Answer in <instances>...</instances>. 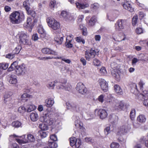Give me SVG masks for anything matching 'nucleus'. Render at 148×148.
<instances>
[{
    "instance_id": "a211bd4d",
    "label": "nucleus",
    "mask_w": 148,
    "mask_h": 148,
    "mask_svg": "<svg viewBox=\"0 0 148 148\" xmlns=\"http://www.w3.org/2000/svg\"><path fill=\"white\" fill-rule=\"evenodd\" d=\"M123 6L125 9L131 12H132L134 10L133 8L132 7L129 2H124V3L123 4Z\"/></svg>"
},
{
    "instance_id": "5fc2aeb1",
    "label": "nucleus",
    "mask_w": 148,
    "mask_h": 148,
    "mask_svg": "<svg viewBox=\"0 0 148 148\" xmlns=\"http://www.w3.org/2000/svg\"><path fill=\"white\" fill-rule=\"evenodd\" d=\"M15 57V55H14V54L12 53H9L8 54H7L6 55V58H9L10 59H12L14 58Z\"/></svg>"
},
{
    "instance_id": "393cba45",
    "label": "nucleus",
    "mask_w": 148,
    "mask_h": 148,
    "mask_svg": "<svg viewBox=\"0 0 148 148\" xmlns=\"http://www.w3.org/2000/svg\"><path fill=\"white\" fill-rule=\"evenodd\" d=\"M137 120L139 122L143 123L145 121L146 119L144 115L140 114L137 117Z\"/></svg>"
},
{
    "instance_id": "7ed1b4c3",
    "label": "nucleus",
    "mask_w": 148,
    "mask_h": 148,
    "mask_svg": "<svg viewBox=\"0 0 148 148\" xmlns=\"http://www.w3.org/2000/svg\"><path fill=\"white\" fill-rule=\"evenodd\" d=\"M10 21L13 24L19 23L22 19L20 13L17 11L12 13L10 15Z\"/></svg>"
},
{
    "instance_id": "aec40b11",
    "label": "nucleus",
    "mask_w": 148,
    "mask_h": 148,
    "mask_svg": "<svg viewBox=\"0 0 148 148\" xmlns=\"http://www.w3.org/2000/svg\"><path fill=\"white\" fill-rule=\"evenodd\" d=\"M54 101L53 99L49 98L45 101V105L48 107H51L54 103Z\"/></svg>"
},
{
    "instance_id": "1a4fd4ad",
    "label": "nucleus",
    "mask_w": 148,
    "mask_h": 148,
    "mask_svg": "<svg viewBox=\"0 0 148 148\" xmlns=\"http://www.w3.org/2000/svg\"><path fill=\"white\" fill-rule=\"evenodd\" d=\"M130 128V126L128 125L122 126L119 130L117 132V134L119 135L124 134L127 133Z\"/></svg>"
},
{
    "instance_id": "37998d69",
    "label": "nucleus",
    "mask_w": 148,
    "mask_h": 148,
    "mask_svg": "<svg viewBox=\"0 0 148 148\" xmlns=\"http://www.w3.org/2000/svg\"><path fill=\"white\" fill-rule=\"evenodd\" d=\"M119 145L118 143L115 142H112L111 144L110 147L111 148H119Z\"/></svg>"
},
{
    "instance_id": "9d476101",
    "label": "nucleus",
    "mask_w": 148,
    "mask_h": 148,
    "mask_svg": "<svg viewBox=\"0 0 148 148\" xmlns=\"http://www.w3.org/2000/svg\"><path fill=\"white\" fill-rule=\"evenodd\" d=\"M99 84L101 90L104 92L108 90V84L104 79H101L99 80Z\"/></svg>"
},
{
    "instance_id": "2eb2a0df",
    "label": "nucleus",
    "mask_w": 148,
    "mask_h": 148,
    "mask_svg": "<svg viewBox=\"0 0 148 148\" xmlns=\"http://www.w3.org/2000/svg\"><path fill=\"white\" fill-rule=\"evenodd\" d=\"M42 51L43 53L47 54H52L57 55L58 53L48 48H44L42 49Z\"/></svg>"
},
{
    "instance_id": "e2e57ef3",
    "label": "nucleus",
    "mask_w": 148,
    "mask_h": 148,
    "mask_svg": "<svg viewBox=\"0 0 148 148\" xmlns=\"http://www.w3.org/2000/svg\"><path fill=\"white\" fill-rule=\"evenodd\" d=\"M74 103H66V104L68 108L71 109V110L72 109V106H73L72 105H74Z\"/></svg>"
},
{
    "instance_id": "0eeeda50",
    "label": "nucleus",
    "mask_w": 148,
    "mask_h": 148,
    "mask_svg": "<svg viewBox=\"0 0 148 148\" xmlns=\"http://www.w3.org/2000/svg\"><path fill=\"white\" fill-rule=\"evenodd\" d=\"M27 72V68L24 64L19 65L15 70V74L17 75H23Z\"/></svg>"
},
{
    "instance_id": "6e6552de",
    "label": "nucleus",
    "mask_w": 148,
    "mask_h": 148,
    "mask_svg": "<svg viewBox=\"0 0 148 148\" xmlns=\"http://www.w3.org/2000/svg\"><path fill=\"white\" fill-rule=\"evenodd\" d=\"M145 84V83L141 80H140L139 83V85L140 88V89L142 90V93L138 95L139 98H142L143 99H145L146 97H148V91L146 90H143V86Z\"/></svg>"
},
{
    "instance_id": "49530a36",
    "label": "nucleus",
    "mask_w": 148,
    "mask_h": 148,
    "mask_svg": "<svg viewBox=\"0 0 148 148\" xmlns=\"http://www.w3.org/2000/svg\"><path fill=\"white\" fill-rule=\"evenodd\" d=\"M140 60L142 61L141 59ZM139 60L138 59L136 58H134L132 60V65L133 66H135L136 65V63Z\"/></svg>"
},
{
    "instance_id": "5701e85b",
    "label": "nucleus",
    "mask_w": 148,
    "mask_h": 148,
    "mask_svg": "<svg viewBox=\"0 0 148 148\" xmlns=\"http://www.w3.org/2000/svg\"><path fill=\"white\" fill-rule=\"evenodd\" d=\"M16 76L14 75H12L10 78L9 82L10 84H15L17 82Z\"/></svg>"
},
{
    "instance_id": "680f3d73",
    "label": "nucleus",
    "mask_w": 148,
    "mask_h": 148,
    "mask_svg": "<svg viewBox=\"0 0 148 148\" xmlns=\"http://www.w3.org/2000/svg\"><path fill=\"white\" fill-rule=\"evenodd\" d=\"M32 39L34 41H36L38 39V37L37 34H34L32 36Z\"/></svg>"
},
{
    "instance_id": "ea45409f",
    "label": "nucleus",
    "mask_w": 148,
    "mask_h": 148,
    "mask_svg": "<svg viewBox=\"0 0 148 148\" xmlns=\"http://www.w3.org/2000/svg\"><path fill=\"white\" fill-rule=\"evenodd\" d=\"M93 64L95 66H99L100 65V62L98 59L95 58L93 59Z\"/></svg>"
},
{
    "instance_id": "de8ad7c7",
    "label": "nucleus",
    "mask_w": 148,
    "mask_h": 148,
    "mask_svg": "<svg viewBox=\"0 0 148 148\" xmlns=\"http://www.w3.org/2000/svg\"><path fill=\"white\" fill-rule=\"evenodd\" d=\"M145 139L144 137L140 139V141L142 143H145V145L148 148V140H145Z\"/></svg>"
},
{
    "instance_id": "2f4dec72",
    "label": "nucleus",
    "mask_w": 148,
    "mask_h": 148,
    "mask_svg": "<svg viewBox=\"0 0 148 148\" xmlns=\"http://www.w3.org/2000/svg\"><path fill=\"white\" fill-rule=\"evenodd\" d=\"M75 125L76 127L79 129H82V127L83 124L81 123L79 120H77L75 121Z\"/></svg>"
},
{
    "instance_id": "c9c22d12",
    "label": "nucleus",
    "mask_w": 148,
    "mask_h": 148,
    "mask_svg": "<svg viewBox=\"0 0 148 148\" xmlns=\"http://www.w3.org/2000/svg\"><path fill=\"white\" fill-rule=\"evenodd\" d=\"M23 5L25 8L26 11H28L29 9V4L28 1H25L23 3Z\"/></svg>"
},
{
    "instance_id": "0e129e2a",
    "label": "nucleus",
    "mask_w": 148,
    "mask_h": 148,
    "mask_svg": "<svg viewBox=\"0 0 148 148\" xmlns=\"http://www.w3.org/2000/svg\"><path fill=\"white\" fill-rule=\"evenodd\" d=\"M31 96L27 93H24L21 96V98L22 99V100L26 98H29Z\"/></svg>"
},
{
    "instance_id": "603ef678",
    "label": "nucleus",
    "mask_w": 148,
    "mask_h": 148,
    "mask_svg": "<svg viewBox=\"0 0 148 148\" xmlns=\"http://www.w3.org/2000/svg\"><path fill=\"white\" fill-rule=\"evenodd\" d=\"M50 140H49L53 142L57 140V138L56 136L55 135H52L50 136Z\"/></svg>"
},
{
    "instance_id": "a878e982",
    "label": "nucleus",
    "mask_w": 148,
    "mask_h": 148,
    "mask_svg": "<svg viewBox=\"0 0 148 148\" xmlns=\"http://www.w3.org/2000/svg\"><path fill=\"white\" fill-rule=\"evenodd\" d=\"M21 123L20 121H14L12 123V127L15 128H18L21 126Z\"/></svg>"
},
{
    "instance_id": "20e7f679",
    "label": "nucleus",
    "mask_w": 148,
    "mask_h": 148,
    "mask_svg": "<svg viewBox=\"0 0 148 148\" xmlns=\"http://www.w3.org/2000/svg\"><path fill=\"white\" fill-rule=\"evenodd\" d=\"M47 22L49 26L54 30L58 29L60 27L59 23L53 18L49 17L47 19Z\"/></svg>"
},
{
    "instance_id": "f03ea898",
    "label": "nucleus",
    "mask_w": 148,
    "mask_h": 148,
    "mask_svg": "<svg viewBox=\"0 0 148 148\" xmlns=\"http://www.w3.org/2000/svg\"><path fill=\"white\" fill-rule=\"evenodd\" d=\"M19 42L21 44L30 45L31 42L27 34L22 32L19 34Z\"/></svg>"
},
{
    "instance_id": "c756f323",
    "label": "nucleus",
    "mask_w": 148,
    "mask_h": 148,
    "mask_svg": "<svg viewBox=\"0 0 148 148\" xmlns=\"http://www.w3.org/2000/svg\"><path fill=\"white\" fill-rule=\"evenodd\" d=\"M39 127L41 129V131L46 130L48 129V127L47 125L44 123L40 124Z\"/></svg>"
},
{
    "instance_id": "864d4df0",
    "label": "nucleus",
    "mask_w": 148,
    "mask_h": 148,
    "mask_svg": "<svg viewBox=\"0 0 148 148\" xmlns=\"http://www.w3.org/2000/svg\"><path fill=\"white\" fill-rule=\"evenodd\" d=\"M100 73L102 75H105L106 74V71L105 67H101L100 69Z\"/></svg>"
},
{
    "instance_id": "ddd939ff",
    "label": "nucleus",
    "mask_w": 148,
    "mask_h": 148,
    "mask_svg": "<svg viewBox=\"0 0 148 148\" xmlns=\"http://www.w3.org/2000/svg\"><path fill=\"white\" fill-rule=\"evenodd\" d=\"M97 111L98 115L99 116L100 119H103L106 118L108 115V113L105 110L103 109H100L99 110H95V112Z\"/></svg>"
},
{
    "instance_id": "774afa93",
    "label": "nucleus",
    "mask_w": 148,
    "mask_h": 148,
    "mask_svg": "<svg viewBox=\"0 0 148 148\" xmlns=\"http://www.w3.org/2000/svg\"><path fill=\"white\" fill-rule=\"evenodd\" d=\"M136 32L137 34H140L143 32V30L142 28L138 27L136 29Z\"/></svg>"
},
{
    "instance_id": "69168bd1",
    "label": "nucleus",
    "mask_w": 148,
    "mask_h": 148,
    "mask_svg": "<svg viewBox=\"0 0 148 148\" xmlns=\"http://www.w3.org/2000/svg\"><path fill=\"white\" fill-rule=\"evenodd\" d=\"M76 144L75 145L76 147L78 148L81 144V141L79 139H77L76 142Z\"/></svg>"
},
{
    "instance_id": "9b49d317",
    "label": "nucleus",
    "mask_w": 148,
    "mask_h": 148,
    "mask_svg": "<svg viewBox=\"0 0 148 148\" xmlns=\"http://www.w3.org/2000/svg\"><path fill=\"white\" fill-rule=\"evenodd\" d=\"M76 88L77 91L82 94L86 93L87 91V88L82 83H78L77 84Z\"/></svg>"
},
{
    "instance_id": "473e14b6",
    "label": "nucleus",
    "mask_w": 148,
    "mask_h": 148,
    "mask_svg": "<svg viewBox=\"0 0 148 148\" xmlns=\"http://www.w3.org/2000/svg\"><path fill=\"white\" fill-rule=\"evenodd\" d=\"M72 108L71 110L72 111H74L76 112H79V109L78 105H76L75 103H74V105H73Z\"/></svg>"
},
{
    "instance_id": "a18cd8bd",
    "label": "nucleus",
    "mask_w": 148,
    "mask_h": 148,
    "mask_svg": "<svg viewBox=\"0 0 148 148\" xmlns=\"http://www.w3.org/2000/svg\"><path fill=\"white\" fill-rule=\"evenodd\" d=\"M55 86V84H53V83L51 82H49L47 85V86L48 88L51 89H54Z\"/></svg>"
},
{
    "instance_id": "09e8293b",
    "label": "nucleus",
    "mask_w": 148,
    "mask_h": 148,
    "mask_svg": "<svg viewBox=\"0 0 148 148\" xmlns=\"http://www.w3.org/2000/svg\"><path fill=\"white\" fill-rule=\"evenodd\" d=\"M110 126L106 127L104 129V132L105 135H108L110 133Z\"/></svg>"
},
{
    "instance_id": "39448f33",
    "label": "nucleus",
    "mask_w": 148,
    "mask_h": 148,
    "mask_svg": "<svg viewBox=\"0 0 148 148\" xmlns=\"http://www.w3.org/2000/svg\"><path fill=\"white\" fill-rule=\"evenodd\" d=\"M127 23V20L125 19H119L114 25L116 30L117 31H119L123 29Z\"/></svg>"
},
{
    "instance_id": "b1692460",
    "label": "nucleus",
    "mask_w": 148,
    "mask_h": 148,
    "mask_svg": "<svg viewBox=\"0 0 148 148\" xmlns=\"http://www.w3.org/2000/svg\"><path fill=\"white\" fill-rule=\"evenodd\" d=\"M114 90L117 94L120 95L123 94L122 89L119 85H115L114 86Z\"/></svg>"
},
{
    "instance_id": "4c0bfd02",
    "label": "nucleus",
    "mask_w": 148,
    "mask_h": 148,
    "mask_svg": "<svg viewBox=\"0 0 148 148\" xmlns=\"http://www.w3.org/2000/svg\"><path fill=\"white\" fill-rule=\"evenodd\" d=\"M8 63H2L0 64V68L3 70L6 69L8 67Z\"/></svg>"
},
{
    "instance_id": "bf43d9fd",
    "label": "nucleus",
    "mask_w": 148,
    "mask_h": 148,
    "mask_svg": "<svg viewBox=\"0 0 148 148\" xmlns=\"http://www.w3.org/2000/svg\"><path fill=\"white\" fill-rule=\"evenodd\" d=\"M85 141L87 143H93L94 140L91 138L87 137L85 138Z\"/></svg>"
},
{
    "instance_id": "3c124183",
    "label": "nucleus",
    "mask_w": 148,
    "mask_h": 148,
    "mask_svg": "<svg viewBox=\"0 0 148 148\" xmlns=\"http://www.w3.org/2000/svg\"><path fill=\"white\" fill-rule=\"evenodd\" d=\"M47 135V132L41 131L40 132V135L42 138H44L46 137Z\"/></svg>"
},
{
    "instance_id": "72a5a7b5",
    "label": "nucleus",
    "mask_w": 148,
    "mask_h": 148,
    "mask_svg": "<svg viewBox=\"0 0 148 148\" xmlns=\"http://www.w3.org/2000/svg\"><path fill=\"white\" fill-rule=\"evenodd\" d=\"M91 8L93 11L97 10L99 7V5L97 3H95L91 5Z\"/></svg>"
},
{
    "instance_id": "c85d7f7f",
    "label": "nucleus",
    "mask_w": 148,
    "mask_h": 148,
    "mask_svg": "<svg viewBox=\"0 0 148 148\" xmlns=\"http://www.w3.org/2000/svg\"><path fill=\"white\" fill-rule=\"evenodd\" d=\"M48 145L51 148H56L57 146V144L53 141H51L49 140L48 141Z\"/></svg>"
},
{
    "instance_id": "4be33fe9",
    "label": "nucleus",
    "mask_w": 148,
    "mask_h": 148,
    "mask_svg": "<svg viewBox=\"0 0 148 148\" xmlns=\"http://www.w3.org/2000/svg\"><path fill=\"white\" fill-rule=\"evenodd\" d=\"M30 117L31 120L34 122L38 120V116L36 113L32 112L30 115Z\"/></svg>"
},
{
    "instance_id": "6ab92c4d",
    "label": "nucleus",
    "mask_w": 148,
    "mask_h": 148,
    "mask_svg": "<svg viewBox=\"0 0 148 148\" xmlns=\"http://www.w3.org/2000/svg\"><path fill=\"white\" fill-rule=\"evenodd\" d=\"M97 17L95 16H93L89 20L88 24L90 26H93L97 21Z\"/></svg>"
},
{
    "instance_id": "e433bc0d",
    "label": "nucleus",
    "mask_w": 148,
    "mask_h": 148,
    "mask_svg": "<svg viewBox=\"0 0 148 148\" xmlns=\"http://www.w3.org/2000/svg\"><path fill=\"white\" fill-rule=\"evenodd\" d=\"M71 40H68L67 38L66 39V41L65 42L66 46V47L71 48L73 47V45L71 42Z\"/></svg>"
},
{
    "instance_id": "f257e3e1",
    "label": "nucleus",
    "mask_w": 148,
    "mask_h": 148,
    "mask_svg": "<svg viewBox=\"0 0 148 148\" xmlns=\"http://www.w3.org/2000/svg\"><path fill=\"white\" fill-rule=\"evenodd\" d=\"M50 112L46 111H45L42 116L40 117V120L42 122H44L48 125H51L54 123V121L51 118Z\"/></svg>"
},
{
    "instance_id": "cd10ccee",
    "label": "nucleus",
    "mask_w": 148,
    "mask_h": 148,
    "mask_svg": "<svg viewBox=\"0 0 148 148\" xmlns=\"http://www.w3.org/2000/svg\"><path fill=\"white\" fill-rule=\"evenodd\" d=\"M27 138L28 141L33 142L35 141V138L34 136L31 134H28L27 135Z\"/></svg>"
},
{
    "instance_id": "f3484780",
    "label": "nucleus",
    "mask_w": 148,
    "mask_h": 148,
    "mask_svg": "<svg viewBox=\"0 0 148 148\" xmlns=\"http://www.w3.org/2000/svg\"><path fill=\"white\" fill-rule=\"evenodd\" d=\"M75 4L77 8L79 9H84L89 6V5L88 3L84 4L77 2H76Z\"/></svg>"
},
{
    "instance_id": "338daca9",
    "label": "nucleus",
    "mask_w": 148,
    "mask_h": 148,
    "mask_svg": "<svg viewBox=\"0 0 148 148\" xmlns=\"http://www.w3.org/2000/svg\"><path fill=\"white\" fill-rule=\"evenodd\" d=\"M32 89L30 88H25L24 89V92L27 93H30Z\"/></svg>"
},
{
    "instance_id": "7c9ffc66",
    "label": "nucleus",
    "mask_w": 148,
    "mask_h": 148,
    "mask_svg": "<svg viewBox=\"0 0 148 148\" xmlns=\"http://www.w3.org/2000/svg\"><path fill=\"white\" fill-rule=\"evenodd\" d=\"M69 139L70 145L72 147L74 145L75 146L76 138L74 137H72L70 138Z\"/></svg>"
},
{
    "instance_id": "f8f14e48",
    "label": "nucleus",
    "mask_w": 148,
    "mask_h": 148,
    "mask_svg": "<svg viewBox=\"0 0 148 148\" xmlns=\"http://www.w3.org/2000/svg\"><path fill=\"white\" fill-rule=\"evenodd\" d=\"M96 51L94 49L92 48L90 52H88L87 50L85 52V57L87 60H89L91 57H94L96 53Z\"/></svg>"
},
{
    "instance_id": "412c9836",
    "label": "nucleus",
    "mask_w": 148,
    "mask_h": 148,
    "mask_svg": "<svg viewBox=\"0 0 148 148\" xmlns=\"http://www.w3.org/2000/svg\"><path fill=\"white\" fill-rule=\"evenodd\" d=\"M61 16L66 21L70 20V15L67 12L62 11L61 13Z\"/></svg>"
},
{
    "instance_id": "423d86ee",
    "label": "nucleus",
    "mask_w": 148,
    "mask_h": 148,
    "mask_svg": "<svg viewBox=\"0 0 148 148\" xmlns=\"http://www.w3.org/2000/svg\"><path fill=\"white\" fill-rule=\"evenodd\" d=\"M113 104L115 105L114 106V105L112 106L113 107H114L115 109L118 110H125L129 106L128 104L125 103L123 101L119 102L116 105L114 103Z\"/></svg>"
},
{
    "instance_id": "79ce46f5",
    "label": "nucleus",
    "mask_w": 148,
    "mask_h": 148,
    "mask_svg": "<svg viewBox=\"0 0 148 148\" xmlns=\"http://www.w3.org/2000/svg\"><path fill=\"white\" fill-rule=\"evenodd\" d=\"M36 108V107L35 106L33 105H31L28 108L27 112H30L35 109Z\"/></svg>"
},
{
    "instance_id": "4d7b16f0",
    "label": "nucleus",
    "mask_w": 148,
    "mask_h": 148,
    "mask_svg": "<svg viewBox=\"0 0 148 148\" xmlns=\"http://www.w3.org/2000/svg\"><path fill=\"white\" fill-rule=\"evenodd\" d=\"M19 46H18V47H16L14 49L12 53L14 54V55L15 54H18L19 53L20 51V49L19 48Z\"/></svg>"
},
{
    "instance_id": "4468645a",
    "label": "nucleus",
    "mask_w": 148,
    "mask_h": 148,
    "mask_svg": "<svg viewBox=\"0 0 148 148\" xmlns=\"http://www.w3.org/2000/svg\"><path fill=\"white\" fill-rule=\"evenodd\" d=\"M54 40L58 44H61L63 40V36L61 33H57L55 36Z\"/></svg>"
},
{
    "instance_id": "8fccbe9b",
    "label": "nucleus",
    "mask_w": 148,
    "mask_h": 148,
    "mask_svg": "<svg viewBox=\"0 0 148 148\" xmlns=\"http://www.w3.org/2000/svg\"><path fill=\"white\" fill-rule=\"evenodd\" d=\"M10 95H8V94H6L4 96V102L6 103L8 101V100H10Z\"/></svg>"
},
{
    "instance_id": "c03bdc74",
    "label": "nucleus",
    "mask_w": 148,
    "mask_h": 148,
    "mask_svg": "<svg viewBox=\"0 0 148 148\" xmlns=\"http://www.w3.org/2000/svg\"><path fill=\"white\" fill-rule=\"evenodd\" d=\"M32 19L30 17H28L27 20V27H31Z\"/></svg>"
},
{
    "instance_id": "052dcab7",
    "label": "nucleus",
    "mask_w": 148,
    "mask_h": 148,
    "mask_svg": "<svg viewBox=\"0 0 148 148\" xmlns=\"http://www.w3.org/2000/svg\"><path fill=\"white\" fill-rule=\"evenodd\" d=\"M104 96L103 95H100L98 98V100L99 102H101V103H102L104 101Z\"/></svg>"
},
{
    "instance_id": "a19ab883",
    "label": "nucleus",
    "mask_w": 148,
    "mask_h": 148,
    "mask_svg": "<svg viewBox=\"0 0 148 148\" xmlns=\"http://www.w3.org/2000/svg\"><path fill=\"white\" fill-rule=\"evenodd\" d=\"M76 40L78 42H82V44H84L85 43V40L80 37H77L75 38Z\"/></svg>"
},
{
    "instance_id": "dca6fc26",
    "label": "nucleus",
    "mask_w": 148,
    "mask_h": 148,
    "mask_svg": "<svg viewBox=\"0 0 148 148\" xmlns=\"http://www.w3.org/2000/svg\"><path fill=\"white\" fill-rule=\"evenodd\" d=\"M66 83V81L63 82H60L58 80H55L53 82V84H55V86H56L57 88L60 89H63L64 88L63 85L65 84Z\"/></svg>"
},
{
    "instance_id": "58836bf2",
    "label": "nucleus",
    "mask_w": 148,
    "mask_h": 148,
    "mask_svg": "<svg viewBox=\"0 0 148 148\" xmlns=\"http://www.w3.org/2000/svg\"><path fill=\"white\" fill-rule=\"evenodd\" d=\"M18 111L19 113L23 114L25 112L26 109L25 107L21 106L18 108Z\"/></svg>"
},
{
    "instance_id": "6e6d98bb",
    "label": "nucleus",
    "mask_w": 148,
    "mask_h": 148,
    "mask_svg": "<svg viewBox=\"0 0 148 148\" xmlns=\"http://www.w3.org/2000/svg\"><path fill=\"white\" fill-rule=\"evenodd\" d=\"M56 5V1L55 0H52L49 4V6L51 8H53Z\"/></svg>"
},
{
    "instance_id": "f704fd0d",
    "label": "nucleus",
    "mask_w": 148,
    "mask_h": 148,
    "mask_svg": "<svg viewBox=\"0 0 148 148\" xmlns=\"http://www.w3.org/2000/svg\"><path fill=\"white\" fill-rule=\"evenodd\" d=\"M138 20V16L137 15H135L134 16L132 19V24L134 26L136 25V24Z\"/></svg>"
},
{
    "instance_id": "bb28decb",
    "label": "nucleus",
    "mask_w": 148,
    "mask_h": 148,
    "mask_svg": "<svg viewBox=\"0 0 148 148\" xmlns=\"http://www.w3.org/2000/svg\"><path fill=\"white\" fill-rule=\"evenodd\" d=\"M136 111L134 109H132L131 110L130 115V119L132 121L134 120L135 117Z\"/></svg>"
},
{
    "instance_id": "13d9d810",
    "label": "nucleus",
    "mask_w": 148,
    "mask_h": 148,
    "mask_svg": "<svg viewBox=\"0 0 148 148\" xmlns=\"http://www.w3.org/2000/svg\"><path fill=\"white\" fill-rule=\"evenodd\" d=\"M64 88L63 89H64L65 90L68 91H70L71 88V86L69 84H68L67 85L65 86H64Z\"/></svg>"
}]
</instances>
